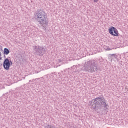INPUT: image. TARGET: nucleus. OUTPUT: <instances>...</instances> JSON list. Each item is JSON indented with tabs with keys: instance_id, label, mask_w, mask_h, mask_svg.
I'll use <instances>...</instances> for the list:
<instances>
[{
	"instance_id": "nucleus-1",
	"label": "nucleus",
	"mask_w": 128,
	"mask_h": 128,
	"mask_svg": "<svg viewBox=\"0 0 128 128\" xmlns=\"http://www.w3.org/2000/svg\"><path fill=\"white\" fill-rule=\"evenodd\" d=\"M90 108H93L96 112H100V111L102 108H106L108 106V104L106 102V99L102 96H99L92 100L90 102Z\"/></svg>"
},
{
	"instance_id": "nucleus-2",
	"label": "nucleus",
	"mask_w": 128,
	"mask_h": 128,
	"mask_svg": "<svg viewBox=\"0 0 128 128\" xmlns=\"http://www.w3.org/2000/svg\"><path fill=\"white\" fill-rule=\"evenodd\" d=\"M35 20L42 26L44 30H46V26L48 24V18L44 10H37L35 14Z\"/></svg>"
},
{
	"instance_id": "nucleus-3",
	"label": "nucleus",
	"mask_w": 128,
	"mask_h": 128,
	"mask_svg": "<svg viewBox=\"0 0 128 128\" xmlns=\"http://www.w3.org/2000/svg\"><path fill=\"white\" fill-rule=\"evenodd\" d=\"M82 70L88 72H98V63L96 60L88 61L84 64V66L82 68Z\"/></svg>"
},
{
	"instance_id": "nucleus-4",
	"label": "nucleus",
	"mask_w": 128,
	"mask_h": 128,
	"mask_svg": "<svg viewBox=\"0 0 128 128\" xmlns=\"http://www.w3.org/2000/svg\"><path fill=\"white\" fill-rule=\"evenodd\" d=\"M33 52L35 56H42L46 54V48L44 46H33Z\"/></svg>"
},
{
	"instance_id": "nucleus-5",
	"label": "nucleus",
	"mask_w": 128,
	"mask_h": 128,
	"mask_svg": "<svg viewBox=\"0 0 128 128\" xmlns=\"http://www.w3.org/2000/svg\"><path fill=\"white\" fill-rule=\"evenodd\" d=\"M10 66H12V60H10V59L8 58H5L3 62V66L4 70H8Z\"/></svg>"
},
{
	"instance_id": "nucleus-6",
	"label": "nucleus",
	"mask_w": 128,
	"mask_h": 128,
	"mask_svg": "<svg viewBox=\"0 0 128 128\" xmlns=\"http://www.w3.org/2000/svg\"><path fill=\"white\" fill-rule=\"evenodd\" d=\"M10 54V50L8 48H4V58L6 59V55L8 56Z\"/></svg>"
},
{
	"instance_id": "nucleus-7",
	"label": "nucleus",
	"mask_w": 128,
	"mask_h": 128,
	"mask_svg": "<svg viewBox=\"0 0 128 128\" xmlns=\"http://www.w3.org/2000/svg\"><path fill=\"white\" fill-rule=\"evenodd\" d=\"M113 34H112V36H118V30L116 28H114V30H113Z\"/></svg>"
},
{
	"instance_id": "nucleus-8",
	"label": "nucleus",
	"mask_w": 128,
	"mask_h": 128,
	"mask_svg": "<svg viewBox=\"0 0 128 128\" xmlns=\"http://www.w3.org/2000/svg\"><path fill=\"white\" fill-rule=\"evenodd\" d=\"M114 30V26H112L108 29L109 34H112V36L113 34Z\"/></svg>"
},
{
	"instance_id": "nucleus-9",
	"label": "nucleus",
	"mask_w": 128,
	"mask_h": 128,
	"mask_svg": "<svg viewBox=\"0 0 128 128\" xmlns=\"http://www.w3.org/2000/svg\"><path fill=\"white\" fill-rule=\"evenodd\" d=\"M44 128H54V126L52 125L48 124L46 126H45Z\"/></svg>"
},
{
	"instance_id": "nucleus-10",
	"label": "nucleus",
	"mask_w": 128,
	"mask_h": 128,
	"mask_svg": "<svg viewBox=\"0 0 128 128\" xmlns=\"http://www.w3.org/2000/svg\"><path fill=\"white\" fill-rule=\"evenodd\" d=\"M110 56H114V58H116V56H118V55H116V54H110Z\"/></svg>"
},
{
	"instance_id": "nucleus-11",
	"label": "nucleus",
	"mask_w": 128,
	"mask_h": 128,
	"mask_svg": "<svg viewBox=\"0 0 128 128\" xmlns=\"http://www.w3.org/2000/svg\"><path fill=\"white\" fill-rule=\"evenodd\" d=\"M114 50V48H110L108 47H107V48H106V50Z\"/></svg>"
},
{
	"instance_id": "nucleus-12",
	"label": "nucleus",
	"mask_w": 128,
	"mask_h": 128,
	"mask_svg": "<svg viewBox=\"0 0 128 128\" xmlns=\"http://www.w3.org/2000/svg\"><path fill=\"white\" fill-rule=\"evenodd\" d=\"M58 62H62V59H58Z\"/></svg>"
},
{
	"instance_id": "nucleus-13",
	"label": "nucleus",
	"mask_w": 128,
	"mask_h": 128,
	"mask_svg": "<svg viewBox=\"0 0 128 128\" xmlns=\"http://www.w3.org/2000/svg\"><path fill=\"white\" fill-rule=\"evenodd\" d=\"M94 0V2H98V0Z\"/></svg>"
},
{
	"instance_id": "nucleus-14",
	"label": "nucleus",
	"mask_w": 128,
	"mask_h": 128,
	"mask_svg": "<svg viewBox=\"0 0 128 128\" xmlns=\"http://www.w3.org/2000/svg\"><path fill=\"white\" fill-rule=\"evenodd\" d=\"M2 60V57L0 56V60Z\"/></svg>"
},
{
	"instance_id": "nucleus-15",
	"label": "nucleus",
	"mask_w": 128,
	"mask_h": 128,
	"mask_svg": "<svg viewBox=\"0 0 128 128\" xmlns=\"http://www.w3.org/2000/svg\"><path fill=\"white\" fill-rule=\"evenodd\" d=\"M0 56H2V54H0Z\"/></svg>"
},
{
	"instance_id": "nucleus-16",
	"label": "nucleus",
	"mask_w": 128,
	"mask_h": 128,
	"mask_svg": "<svg viewBox=\"0 0 128 128\" xmlns=\"http://www.w3.org/2000/svg\"><path fill=\"white\" fill-rule=\"evenodd\" d=\"M36 74H38V72H36Z\"/></svg>"
},
{
	"instance_id": "nucleus-17",
	"label": "nucleus",
	"mask_w": 128,
	"mask_h": 128,
	"mask_svg": "<svg viewBox=\"0 0 128 128\" xmlns=\"http://www.w3.org/2000/svg\"><path fill=\"white\" fill-rule=\"evenodd\" d=\"M76 128V127H75V128Z\"/></svg>"
}]
</instances>
